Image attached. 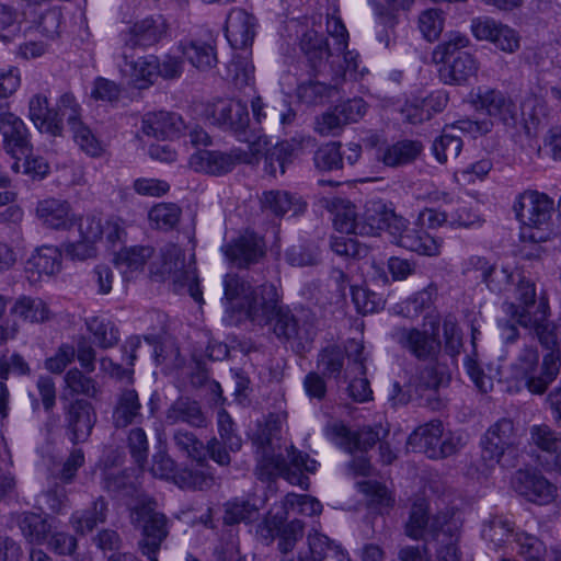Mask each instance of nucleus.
Listing matches in <instances>:
<instances>
[{
  "label": "nucleus",
  "instance_id": "1",
  "mask_svg": "<svg viewBox=\"0 0 561 561\" xmlns=\"http://www.w3.org/2000/svg\"><path fill=\"white\" fill-rule=\"evenodd\" d=\"M513 210L520 222L519 238L524 243H542L557 232L552 221L554 202L547 194L526 190L518 194Z\"/></svg>",
  "mask_w": 561,
  "mask_h": 561
},
{
  "label": "nucleus",
  "instance_id": "2",
  "mask_svg": "<svg viewBox=\"0 0 561 561\" xmlns=\"http://www.w3.org/2000/svg\"><path fill=\"white\" fill-rule=\"evenodd\" d=\"M512 370L516 379L524 381L529 392L543 394L559 375V354L549 351L540 364L537 347L525 346L512 365Z\"/></svg>",
  "mask_w": 561,
  "mask_h": 561
},
{
  "label": "nucleus",
  "instance_id": "3",
  "mask_svg": "<svg viewBox=\"0 0 561 561\" xmlns=\"http://www.w3.org/2000/svg\"><path fill=\"white\" fill-rule=\"evenodd\" d=\"M519 445L520 437L514 422L503 417L492 424L481 439L482 460L489 467H515L519 457Z\"/></svg>",
  "mask_w": 561,
  "mask_h": 561
},
{
  "label": "nucleus",
  "instance_id": "4",
  "mask_svg": "<svg viewBox=\"0 0 561 561\" xmlns=\"http://www.w3.org/2000/svg\"><path fill=\"white\" fill-rule=\"evenodd\" d=\"M131 525L141 531L139 549L150 561H158L157 553L169 535L167 516L157 511L152 500L137 502L129 514Z\"/></svg>",
  "mask_w": 561,
  "mask_h": 561
},
{
  "label": "nucleus",
  "instance_id": "5",
  "mask_svg": "<svg viewBox=\"0 0 561 561\" xmlns=\"http://www.w3.org/2000/svg\"><path fill=\"white\" fill-rule=\"evenodd\" d=\"M504 313L518 325L536 331L539 324L550 317L548 298L540 295L537 298L535 284L522 277L515 289V301H505L503 304Z\"/></svg>",
  "mask_w": 561,
  "mask_h": 561
},
{
  "label": "nucleus",
  "instance_id": "6",
  "mask_svg": "<svg viewBox=\"0 0 561 561\" xmlns=\"http://www.w3.org/2000/svg\"><path fill=\"white\" fill-rule=\"evenodd\" d=\"M152 274L162 280H172L175 293L181 294L185 289L196 302H203L196 267L193 263L186 264L185 254L176 244H167L161 250V267Z\"/></svg>",
  "mask_w": 561,
  "mask_h": 561
},
{
  "label": "nucleus",
  "instance_id": "7",
  "mask_svg": "<svg viewBox=\"0 0 561 561\" xmlns=\"http://www.w3.org/2000/svg\"><path fill=\"white\" fill-rule=\"evenodd\" d=\"M265 328L279 342L290 344L296 353L308 351L317 334L312 322L298 319L284 304L277 308Z\"/></svg>",
  "mask_w": 561,
  "mask_h": 561
},
{
  "label": "nucleus",
  "instance_id": "8",
  "mask_svg": "<svg viewBox=\"0 0 561 561\" xmlns=\"http://www.w3.org/2000/svg\"><path fill=\"white\" fill-rule=\"evenodd\" d=\"M408 445L414 451L425 454L431 459L446 458L457 453L460 438L444 434L443 423L433 420L419 426L408 438Z\"/></svg>",
  "mask_w": 561,
  "mask_h": 561
},
{
  "label": "nucleus",
  "instance_id": "9",
  "mask_svg": "<svg viewBox=\"0 0 561 561\" xmlns=\"http://www.w3.org/2000/svg\"><path fill=\"white\" fill-rule=\"evenodd\" d=\"M403 226V217L398 216L392 208L380 199L368 201L360 215L357 226L359 236H377L382 230H388L391 236Z\"/></svg>",
  "mask_w": 561,
  "mask_h": 561
},
{
  "label": "nucleus",
  "instance_id": "10",
  "mask_svg": "<svg viewBox=\"0 0 561 561\" xmlns=\"http://www.w3.org/2000/svg\"><path fill=\"white\" fill-rule=\"evenodd\" d=\"M293 151V146L287 141L271 146L265 138H259L248 147L247 158L252 161L247 164L254 165L263 159L264 172L275 178L285 173L287 164L291 162Z\"/></svg>",
  "mask_w": 561,
  "mask_h": 561
},
{
  "label": "nucleus",
  "instance_id": "11",
  "mask_svg": "<svg viewBox=\"0 0 561 561\" xmlns=\"http://www.w3.org/2000/svg\"><path fill=\"white\" fill-rule=\"evenodd\" d=\"M226 259L236 267L248 268L265 255V243L257 233L245 230L221 248Z\"/></svg>",
  "mask_w": 561,
  "mask_h": 561
},
{
  "label": "nucleus",
  "instance_id": "12",
  "mask_svg": "<svg viewBox=\"0 0 561 561\" xmlns=\"http://www.w3.org/2000/svg\"><path fill=\"white\" fill-rule=\"evenodd\" d=\"M312 35L314 36L316 43L313 48L307 51V55L316 70L321 71L319 68L323 66L324 68L329 67L333 72L332 75H336L341 71V82L346 72H357V54L347 50V48L344 50H335L336 54H333L327 42L322 38H318L317 33Z\"/></svg>",
  "mask_w": 561,
  "mask_h": 561
},
{
  "label": "nucleus",
  "instance_id": "13",
  "mask_svg": "<svg viewBox=\"0 0 561 561\" xmlns=\"http://www.w3.org/2000/svg\"><path fill=\"white\" fill-rule=\"evenodd\" d=\"M247 150L232 149L228 152L219 150H202L191 156L190 165L199 172L210 175H222L234 169L237 164L251 162Z\"/></svg>",
  "mask_w": 561,
  "mask_h": 561
},
{
  "label": "nucleus",
  "instance_id": "14",
  "mask_svg": "<svg viewBox=\"0 0 561 561\" xmlns=\"http://www.w3.org/2000/svg\"><path fill=\"white\" fill-rule=\"evenodd\" d=\"M282 304V296L277 287L274 284H262L255 287L241 313L252 324L265 328Z\"/></svg>",
  "mask_w": 561,
  "mask_h": 561
},
{
  "label": "nucleus",
  "instance_id": "15",
  "mask_svg": "<svg viewBox=\"0 0 561 561\" xmlns=\"http://www.w3.org/2000/svg\"><path fill=\"white\" fill-rule=\"evenodd\" d=\"M511 483L516 493L538 505L549 504L556 497L557 488L536 470H517Z\"/></svg>",
  "mask_w": 561,
  "mask_h": 561
},
{
  "label": "nucleus",
  "instance_id": "16",
  "mask_svg": "<svg viewBox=\"0 0 561 561\" xmlns=\"http://www.w3.org/2000/svg\"><path fill=\"white\" fill-rule=\"evenodd\" d=\"M134 48L123 46L121 72L138 89H147L159 78V58L154 55L135 57Z\"/></svg>",
  "mask_w": 561,
  "mask_h": 561
},
{
  "label": "nucleus",
  "instance_id": "17",
  "mask_svg": "<svg viewBox=\"0 0 561 561\" xmlns=\"http://www.w3.org/2000/svg\"><path fill=\"white\" fill-rule=\"evenodd\" d=\"M390 336L402 350L419 360L433 358L440 347L434 335L416 328L396 327Z\"/></svg>",
  "mask_w": 561,
  "mask_h": 561
},
{
  "label": "nucleus",
  "instance_id": "18",
  "mask_svg": "<svg viewBox=\"0 0 561 561\" xmlns=\"http://www.w3.org/2000/svg\"><path fill=\"white\" fill-rule=\"evenodd\" d=\"M169 31V24L161 14L146 16L136 21L126 32L123 33L124 46L135 48L137 46L148 47L162 41Z\"/></svg>",
  "mask_w": 561,
  "mask_h": 561
},
{
  "label": "nucleus",
  "instance_id": "19",
  "mask_svg": "<svg viewBox=\"0 0 561 561\" xmlns=\"http://www.w3.org/2000/svg\"><path fill=\"white\" fill-rule=\"evenodd\" d=\"M324 432L329 439L350 454L367 451L380 439L379 433L370 427L352 432L342 422L328 423Z\"/></svg>",
  "mask_w": 561,
  "mask_h": 561
},
{
  "label": "nucleus",
  "instance_id": "20",
  "mask_svg": "<svg viewBox=\"0 0 561 561\" xmlns=\"http://www.w3.org/2000/svg\"><path fill=\"white\" fill-rule=\"evenodd\" d=\"M206 115L213 124L233 133L244 131L250 117L247 105L234 100H217L206 108Z\"/></svg>",
  "mask_w": 561,
  "mask_h": 561
},
{
  "label": "nucleus",
  "instance_id": "21",
  "mask_svg": "<svg viewBox=\"0 0 561 561\" xmlns=\"http://www.w3.org/2000/svg\"><path fill=\"white\" fill-rule=\"evenodd\" d=\"M96 415L92 404L85 400L72 401L65 413L66 427L73 444L84 442L90 436Z\"/></svg>",
  "mask_w": 561,
  "mask_h": 561
},
{
  "label": "nucleus",
  "instance_id": "22",
  "mask_svg": "<svg viewBox=\"0 0 561 561\" xmlns=\"http://www.w3.org/2000/svg\"><path fill=\"white\" fill-rule=\"evenodd\" d=\"M470 98L476 110L484 111L490 116H494L504 123L514 117L515 105L502 91L479 87L474 92H471Z\"/></svg>",
  "mask_w": 561,
  "mask_h": 561
},
{
  "label": "nucleus",
  "instance_id": "23",
  "mask_svg": "<svg viewBox=\"0 0 561 561\" xmlns=\"http://www.w3.org/2000/svg\"><path fill=\"white\" fill-rule=\"evenodd\" d=\"M0 134L8 153L13 157L26 154L30 149L28 130L24 122L9 108L0 113Z\"/></svg>",
  "mask_w": 561,
  "mask_h": 561
},
{
  "label": "nucleus",
  "instance_id": "24",
  "mask_svg": "<svg viewBox=\"0 0 561 561\" xmlns=\"http://www.w3.org/2000/svg\"><path fill=\"white\" fill-rule=\"evenodd\" d=\"M256 19L244 9H232L226 20V37L233 49H245L255 36Z\"/></svg>",
  "mask_w": 561,
  "mask_h": 561
},
{
  "label": "nucleus",
  "instance_id": "25",
  "mask_svg": "<svg viewBox=\"0 0 561 561\" xmlns=\"http://www.w3.org/2000/svg\"><path fill=\"white\" fill-rule=\"evenodd\" d=\"M169 424H186L192 428H207L210 424L208 414L201 403L190 397H180L169 407L165 413Z\"/></svg>",
  "mask_w": 561,
  "mask_h": 561
},
{
  "label": "nucleus",
  "instance_id": "26",
  "mask_svg": "<svg viewBox=\"0 0 561 561\" xmlns=\"http://www.w3.org/2000/svg\"><path fill=\"white\" fill-rule=\"evenodd\" d=\"M184 127L180 115L164 111L147 113L141 122V133L156 139L176 138Z\"/></svg>",
  "mask_w": 561,
  "mask_h": 561
},
{
  "label": "nucleus",
  "instance_id": "27",
  "mask_svg": "<svg viewBox=\"0 0 561 561\" xmlns=\"http://www.w3.org/2000/svg\"><path fill=\"white\" fill-rule=\"evenodd\" d=\"M35 213L44 226L56 230L70 229L76 221L69 203L54 197L39 201Z\"/></svg>",
  "mask_w": 561,
  "mask_h": 561
},
{
  "label": "nucleus",
  "instance_id": "28",
  "mask_svg": "<svg viewBox=\"0 0 561 561\" xmlns=\"http://www.w3.org/2000/svg\"><path fill=\"white\" fill-rule=\"evenodd\" d=\"M305 524L299 519H294L282 528H278L276 517L265 518L260 525L257 531L265 539H274L275 530L278 536V550L283 554L291 552L296 543L304 536Z\"/></svg>",
  "mask_w": 561,
  "mask_h": 561
},
{
  "label": "nucleus",
  "instance_id": "29",
  "mask_svg": "<svg viewBox=\"0 0 561 561\" xmlns=\"http://www.w3.org/2000/svg\"><path fill=\"white\" fill-rule=\"evenodd\" d=\"M61 252L57 247L43 245L28 259L25 271L31 282L43 275H54L61 270Z\"/></svg>",
  "mask_w": 561,
  "mask_h": 561
},
{
  "label": "nucleus",
  "instance_id": "30",
  "mask_svg": "<svg viewBox=\"0 0 561 561\" xmlns=\"http://www.w3.org/2000/svg\"><path fill=\"white\" fill-rule=\"evenodd\" d=\"M480 68L477 57L469 53H458L451 60L444 62L439 73L445 83L463 84L476 77Z\"/></svg>",
  "mask_w": 561,
  "mask_h": 561
},
{
  "label": "nucleus",
  "instance_id": "31",
  "mask_svg": "<svg viewBox=\"0 0 561 561\" xmlns=\"http://www.w3.org/2000/svg\"><path fill=\"white\" fill-rule=\"evenodd\" d=\"M260 203L263 211L277 218L283 217L288 211H293V215H299L306 209V203L287 191H266L262 194Z\"/></svg>",
  "mask_w": 561,
  "mask_h": 561
},
{
  "label": "nucleus",
  "instance_id": "32",
  "mask_svg": "<svg viewBox=\"0 0 561 561\" xmlns=\"http://www.w3.org/2000/svg\"><path fill=\"white\" fill-rule=\"evenodd\" d=\"M397 244L409 251H413L423 255H436L439 252V242L430 236L422 228H409L407 220L403 218V226L393 236Z\"/></svg>",
  "mask_w": 561,
  "mask_h": 561
},
{
  "label": "nucleus",
  "instance_id": "33",
  "mask_svg": "<svg viewBox=\"0 0 561 561\" xmlns=\"http://www.w3.org/2000/svg\"><path fill=\"white\" fill-rule=\"evenodd\" d=\"M142 419L141 403L135 389L125 388L116 398L112 422L116 428H125Z\"/></svg>",
  "mask_w": 561,
  "mask_h": 561
},
{
  "label": "nucleus",
  "instance_id": "34",
  "mask_svg": "<svg viewBox=\"0 0 561 561\" xmlns=\"http://www.w3.org/2000/svg\"><path fill=\"white\" fill-rule=\"evenodd\" d=\"M424 146L419 140L403 139L378 150V160L385 165L396 168L409 164L420 157Z\"/></svg>",
  "mask_w": 561,
  "mask_h": 561
},
{
  "label": "nucleus",
  "instance_id": "35",
  "mask_svg": "<svg viewBox=\"0 0 561 561\" xmlns=\"http://www.w3.org/2000/svg\"><path fill=\"white\" fill-rule=\"evenodd\" d=\"M30 118L41 133L51 136H61V119L54 116V110L48 107V100L45 95L35 94L28 102Z\"/></svg>",
  "mask_w": 561,
  "mask_h": 561
},
{
  "label": "nucleus",
  "instance_id": "36",
  "mask_svg": "<svg viewBox=\"0 0 561 561\" xmlns=\"http://www.w3.org/2000/svg\"><path fill=\"white\" fill-rule=\"evenodd\" d=\"M254 290L255 287L238 274H227L224 278L222 298L226 310L241 312Z\"/></svg>",
  "mask_w": 561,
  "mask_h": 561
},
{
  "label": "nucleus",
  "instance_id": "37",
  "mask_svg": "<svg viewBox=\"0 0 561 561\" xmlns=\"http://www.w3.org/2000/svg\"><path fill=\"white\" fill-rule=\"evenodd\" d=\"M225 79L236 89L242 91L254 83V66L249 54H236L227 65Z\"/></svg>",
  "mask_w": 561,
  "mask_h": 561
},
{
  "label": "nucleus",
  "instance_id": "38",
  "mask_svg": "<svg viewBox=\"0 0 561 561\" xmlns=\"http://www.w3.org/2000/svg\"><path fill=\"white\" fill-rule=\"evenodd\" d=\"M329 208L333 213V225L337 231L357 234L360 216L354 204L343 198H333L329 202Z\"/></svg>",
  "mask_w": 561,
  "mask_h": 561
},
{
  "label": "nucleus",
  "instance_id": "39",
  "mask_svg": "<svg viewBox=\"0 0 561 561\" xmlns=\"http://www.w3.org/2000/svg\"><path fill=\"white\" fill-rule=\"evenodd\" d=\"M16 524L30 543L41 545L47 540L51 525L39 514L23 512L18 515Z\"/></svg>",
  "mask_w": 561,
  "mask_h": 561
},
{
  "label": "nucleus",
  "instance_id": "40",
  "mask_svg": "<svg viewBox=\"0 0 561 561\" xmlns=\"http://www.w3.org/2000/svg\"><path fill=\"white\" fill-rule=\"evenodd\" d=\"M342 72L332 75L330 82L323 81H309L301 83L297 89L298 98L307 104H317L323 101L324 98L331 96L332 92L336 90L341 83Z\"/></svg>",
  "mask_w": 561,
  "mask_h": 561
},
{
  "label": "nucleus",
  "instance_id": "41",
  "mask_svg": "<svg viewBox=\"0 0 561 561\" xmlns=\"http://www.w3.org/2000/svg\"><path fill=\"white\" fill-rule=\"evenodd\" d=\"M432 149L437 161L445 163L459 156L462 149V140L460 136L455 133L454 127L446 126L442 135L434 140Z\"/></svg>",
  "mask_w": 561,
  "mask_h": 561
},
{
  "label": "nucleus",
  "instance_id": "42",
  "mask_svg": "<svg viewBox=\"0 0 561 561\" xmlns=\"http://www.w3.org/2000/svg\"><path fill=\"white\" fill-rule=\"evenodd\" d=\"M428 504L425 500L419 499L411 506L409 518L405 523V534L408 537L419 540L428 533Z\"/></svg>",
  "mask_w": 561,
  "mask_h": 561
},
{
  "label": "nucleus",
  "instance_id": "43",
  "mask_svg": "<svg viewBox=\"0 0 561 561\" xmlns=\"http://www.w3.org/2000/svg\"><path fill=\"white\" fill-rule=\"evenodd\" d=\"M172 440L175 447L187 458L198 463L206 461L205 445L194 433L186 430H176L173 433Z\"/></svg>",
  "mask_w": 561,
  "mask_h": 561
},
{
  "label": "nucleus",
  "instance_id": "44",
  "mask_svg": "<svg viewBox=\"0 0 561 561\" xmlns=\"http://www.w3.org/2000/svg\"><path fill=\"white\" fill-rule=\"evenodd\" d=\"M530 444L538 449L549 453H561V433L551 428L548 424H536L529 430Z\"/></svg>",
  "mask_w": 561,
  "mask_h": 561
},
{
  "label": "nucleus",
  "instance_id": "45",
  "mask_svg": "<svg viewBox=\"0 0 561 561\" xmlns=\"http://www.w3.org/2000/svg\"><path fill=\"white\" fill-rule=\"evenodd\" d=\"M12 312L31 322H44L49 317V309L41 298L23 296L12 307Z\"/></svg>",
  "mask_w": 561,
  "mask_h": 561
},
{
  "label": "nucleus",
  "instance_id": "46",
  "mask_svg": "<svg viewBox=\"0 0 561 561\" xmlns=\"http://www.w3.org/2000/svg\"><path fill=\"white\" fill-rule=\"evenodd\" d=\"M225 523L228 525L241 522L252 523L259 519V507L248 500L236 499L225 505Z\"/></svg>",
  "mask_w": 561,
  "mask_h": 561
},
{
  "label": "nucleus",
  "instance_id": "47",
  "mask_svg": "<svg viewBox=\"0 0 561 561\" xmlns=\"http://www.w3.org/2000/svg\"><path fill=\"white\" fill-rule=\"evenodd\" d=\"M107 504L103 497L93 502L91 510L80 515H73L71 520L78 533L85 534L92 531L98 524L104 523L106 518Z\"/></svg>",
  "mask_w": 561,
  "mask_h": 561
},
{
  "label": "nucleus",
  "instance_id": "48",
  "mask_svg": "<svg viewBox=\"0 0 561 561\" xmlns=\"http://www.w3.org/2000/svg\"><path fill=\"white\" fill-rule=\"evenodd\" d=\"M153 248L151 247H130L121 251L117 255V264L124 268L123 273L126 275L128 272H138L144 268L149 259L153 255Z\"/></svg>",
  "mask_w": 561,
  "mask_h": 561
},
{
  "label": "nucleus",
  "instance_id": "49",
  "mask_svg": "<svg viewBox=\"0 0 561 561\" xmlns=\"http://www.w3.org/2000/svg\"><path fill=\"white\" fill-rule=\"evenodd\" d=\"M183 55L197 69L208 70L217 64L214 47L206 43L191 42L183 47Z\"/></svg>",
  "mask_w": 561,
  "mask_h": 561
},
{
  "label": "nucleus",
  "instance_id": "50",
  "mask_svg": "<svg viewBox=\"0 0 561 561\" xmlns=\"http://www.w3.org/2000/svg\"><path fill=\"white\" fill-rule=\"evenodd\" d=\"M65 382L67 388L75 394H82L95 399L101 392L98 382L78 368H71L67 371Z\"/></svg>",
  "mask_w": 561,
  "mask_h": 561
},
{
  "label": "nucleus",
  "instance_id": "51",
  "mask_svg": "<svg viewBox=\"0 0 561 561\" xmlns=\"http://www.w3.org/2000/svg\"><path fill=\"white\" fill-rule=\"evenodd\" d=\"M514 541L518 546V554L525 561H545L546 545L538 537L526 531H517L514 534Z\"/></svg>",
  "mask_w": 561,
  "mask_h": 561
},
{
  "label": "nucleus",
  "instance_id": "52",
  "mask_svg": "<svg viewBox=\"0 0 561 561\" xmlns=\"http://www.w3.org/2000/svg\"><path fill=\"white\" fill-rule=\"evenodd\" d=\"M181 208L173 203H161L149 211V220L153 227L161 230L173 229L181 218Z\"/></svg>",
  "mask_w": 561,
  "mask_h": 561
},
{
  "label": "nucleus",
  "instance_id": "53",
  "mask_svg": "<svg viewBox=\"0 0 561 561\" xmlns=\"http://www.w3.org/2000/svg\"><path fill=\"white\" fill-rule=\"evenodd\" d=\"M87 325L100 347L108 348L118 342V330L111 321L93 317L87 322Z\"/></svg>",
  "mask_w": 561,
  "mask_h": 561
},
{
  "label": "nucleus",
  "instance_id": "54",
  "mask_svg": "<svg viewBox=\"0 0 561 561\" xmlns=\"http://www.w3.org/2000/svg\"><path fill=\"white\" fill-rule=\"evenodd\" d=\"M340 142H329L321 146L313 157L314 165L320 171H334L343 168L344 156Z\"/></svg>",
  "mask_w": 561,
  "mask_h": 561
},
{
  "label": "nucleus",
  "instance_id": "55",
  "mask_svg": "<svg viewBox=\"0 0 561 561\" xmlns=\"http://www.w3.org/2000/svg\"><path fill=\"white\" fill-rule=\"evenodd\" d=\"M513 534L512 523L503 517L491 518L482 529V538L495 548L502 547Z\"/></svg>",
  "mask_w": 561,
  "mask_h": 561
},
{
  "label": "nucleus",
  "instance_id": "56",
  "mask_svg": "<svg viewBox=\"0 0 561 561\" xmlns=\"http://www.w3.org/2000/svg\"><path fill=\"white\" fill-rule=\"evenodd\" d=\"M284 510L288 515L289 512L306 516L319 515L322 512V504L316 499L307 494L289 493L283 502Z\"/></svg>",
  "mask_w": 561,
  "mask_h": 561
},
{
  "label": "nucleus",
  "instance_id": "57",
  "mask_svg": "<svg viewBox=\"0 0 561 561\" xmlns=\"http://www.w3.org/2000/svg\"><path fill=\"white\" fill-rule=\"evenodd\" d=\"M433 304V289L426 288L417 291L404 301L396 306L397 313L405 318H416L425 309H428Z\"/></svg>",
  "mask_w": 561,
  "mask_h": 561
},
{
  "label": "nucleus",
  "instance_id": "58",
  "mask_svg": "<svg viewBox=\"0 0 561 561\" xmlns=\"http://www.w3.org/2000/svg\"><path fill=\"white\" fill-rule=\"evenodd\" d=\"M344 366V351L336 346L325 347L318 356V368L325 377L337 378Z\"/></svg>",
  "mask_w": 561,
  "mask_h": 561
},
{
  "label": "nucleus",
  "instance_id": "59",
  "mask_svg": "<svg viewBox=\"0 0 561 561\" xmlns=\"http://www.w3.org/2000/svg\"><path fill=\"white\" fill-rule=\"evenodd\" d=\"M470 45V39L460 33H451L446 41L440 43L433 53L436 62H447L451 60L458 53H462Z\"/></svg>",
  "mask_w": 561,
  "mask_h": 561
},
{
  "label": "nucleus",
  "instance_id": "60",
  "mask_svg": "<svg viewBox=\"0 0 561 561\" xmlns=\"http://www.w3.org/2000/svg\"><path fill=\"white\" fill-rule=\"evenodd\" d=\"M54 116L60 118L61 123L66 121L72 130L75 127L83 124L80 119L81 106L71 93H65L60 96Z\"/></svg>",
  "mask_w": 561,
  "mask_h": 561
},
{
  "label": "nucleus",
  "instance_id": "61",
  "mask_svg": "<svg viewBox=\"0 0 561 561\" xmlns=\"http://www.w3.org/2000/svg\"><path fill=\"white\" fill-rule=\"evenodd\" d=\"M270 463L279 476L286 479L290 484L299 485L304 490L309 488V478L302 473L301 469H296L290 465L289 458L283 455L273 456Z\"/></svg>",
  "mask_w": 561,
  "mask_h": 561
},
{
  "label": "nucleus",
  "instance_id": "62",
  "mask_svg": "<svg viewBox=\"0 0 561 561\" xmlns=\"http://www.w3.org/2000/svg\"><path fill=\"white\" fill-rule=\"evenodd\" d=\"M541 346L551 351L558 352L561 355V318L558 323H551L549 318L542 321L534 332Z\"/></svg>",
  "mask_w": 561,
  "mask_h": 561
},
{
  "label": "nucleus",
  "instance_id": "63",
  "mask_svg": "<svg viewBox=\"0 0 561 561\" xmlns=\"http://www.w3.org/2000/svg\"><path fill=\"white\" fill-rule=\"evenodd\" d=\"M217 426L220 439L226 442L229 450L238 453L242 447V439L236 433L234 422L224 408L217 412Z\"/></svg>",
  "mask_w": 561,
  "mask_h": 561
},
{
  "label": "nucleus",
  "instance_id": "64",
  "mask_svg": "<svg viewBox=\"0 0 561 561\" xmlns=\"http://www.w3.org/2000/svg\"><path fill=\"white\" fill-rule=\"evenodd\" d=\"M181 489L208 490L215 484V478L202 471L182 470L174 477Z\"/></svg>",
  "mask_w": 561,
  "mask_h": 561
}]
</instances>
